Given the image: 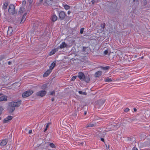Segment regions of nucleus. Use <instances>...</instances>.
Here are the masks:
<instances>
[{
    "instance_id": "f257e3e1",
    "label": "nucleus",
    "mask_w": 150,
    "mask_h": 150,
    "mask_svg": "<svg viewBox=\"0 0 150 150\" xmlns=\"http://www.w3.org/2000/svg\"><path fill=\"white\" fill-rule=\"evenodd\" d=\"M21 103V101L18 100L17 101H13L9 103L8 110L9 112H12L15 110V107H19Z\"/></svg>"
},
{
    "instance_id": "f03ea898",
    "label": "nucleus",
    "mask_w": 150,
    "mask_h": 150,
    "mask_svg": "<svg viewBox=\"0 0 150 150\" xmlns=\"http://www.w3.org/2000/svg\"><path fill=\"white\" fill-rule=\"evenodd\" d=\"M8 12L11 14H13L15 13V6L12 4L10 5L8 10Z\"/></svg>"
},
{
    "instance_id": "7ed1b4c3",
    "label": "nucleus",
    "mask_w": 150,
    "mask_h": 150,
    "mask_svg": "<svg viewBox=\"0 0 150 150\" xmlns=\"http://www.w3.org/2000/svg\"><path fill=\"white\" fill-rule=\"evenodd\" d=\"M33 93L32 90L28 91L23 93L22 94V96L23 98L27 97L31 95Z\"/></svg>"
},
{
    "instance_id": "20e7f679",
    "label": "nucleus",
    "mask_w": 150,
    "mask_h": 150,
    "mask_svg": "<svg viewBox=\"0 0 150 150\" xmlns=\"http://www.w3.org/2000/svg\"><path fill=\"white\" fill-rule=\"evenodd\" d=\"M47 93L46 91L45 90H41L37 92L36 95L38 96L41 97L44 96Z\"/></svg>"
},
{
    "instance_id": "39448f33",
    "label": "nucleus",
    "mask_w": 150,
    "mask_h": 150,
    "mask_svg": "<svg viewBox=\"0 0 150 150\" xmlns=\"http://www.w3.org/2000/svg\"><path fill=\"white\" fill-rule=\"evenodd\" d=\"M66 15L65 12L64 11H61L59 13V18L61 20H63L65 19Z\"/></svg>"
},
{
    "instance_id": "423d86ee",
    "label": "nucleus",
    "mask_w": 150,
    "mask_h": 150,
    "mask_svg": "<svg viewBox=\"0 0 150 150\" xmlns=\"http://www.w3.org/2000/svg\"><path fill=\"white\" fill-rule=\"evenodd\" d=\"M105 101L104 100H100L96 101V105L98 107H101L103 106Z\"/></svg>"
},
{
    "instance_id": "0eeeda50",
    "label": "nucleus",
    "mask_w": 150,
    "mask_h": 150,
    "mask_svg": "<svg viewBox=\"0 0 150 150\" xmlns=\"http://www.w3.org/2000/svg\"><path fill=\"white\" fill-rule=\"evenodd\" d=\"M54 2L51 0H45L44 4L45 6H52L53 5V4L54 3Z\"/></svg>"
},
{
    "instance_id": "6e6552de",
    "label": "nucleus",
    "mask_w": 150,
    "mask_h": 150,
    "mask_svg": "<svg viewBox=\"0 0 150 150\" xmlns=\"http://www.w3.org/2000/svg\"><path fill=\"white\" fill-rule=\"evenodd\" d=\"M13 118V117L11 116H8L4 120L3 123H5L9 122V121L11 120Z\"/></svg>"
},
{
    "instance_id": "1a4fd4ad",
    "label": "nucleus",
    "mask_w": 150,
    "mask_h": 150,
    "mask_svg": "<svg viewBox=\"0 0 150 150\" xmlns=\"http://www.w3.org/2000/svg\"><path fill=\"white\" fill-rule=\"evenodd\" d=\"M85 76L84 74L82 72H80L78 73V77L81 81H83V80Z\"/></svg>"
},
{
    "instance_id": "9d476101",
    "label": "nucleus",
    "mask_w": 150,
    "mask_h": 150,
    "mask_svg": "<svg viewBox=\"0 0 150 150\" xmlns=\"http://www.w3.org/2000/svg\"><path fill=\"white\" fill-rule=\"evenodd\" d=\"M52 71L51 69H49L46 71L43 74V77H46L48 76L52 72Z\"/></svg>"
},
{
    "instance_id": "9b49d317",
    "label": "nucleus",
    "mask_w": 150,
    "mask_h": 150,
    "mask_svg": "<svg viewBox=\"0 0 150 150\" xmlns=\"http://www.w3.org/2000/svg\"><path fill=\"white\" fill-rule=\"evenodd\" d=\"M7 142L8 140L7 139H3L2 141L0 143V145L1 146H4L7 144Z\"/></svg>"
},
{
    "instance_id": "f8f14e48",
    "label": "nucleus",
    "mask_w": 150,
    "mask_h": 150,
    "mask_svg": "<svg viewBox=\"0 0 150 150\" xmlns=\"http://www.w3.org/2000/svg\"><path fill=\"white\" fill-rule=\"evenodd\" d=\"M67 46V45L65 42H62L60 44L59 47L60 48L62 49L66 47Z\"/></svg>"
},
{
    "instance_id": "ddd939ff",
    "label": "nucleus",
    "mask_w": 150,
    "mask_h": 150,
    "mask_svg": "<svg viewBox=\"0 0 150 150\" xmlns=\"http://www.w3.org/2000/svg\"><path fill=\"white\" fill-rule=\"evenodd\" d=\"M57 17L54 14L52 15L51 18V20L53 22H55L57 20Z\"/></svg>"
},
{
    "instance_id": "4468645a",
    "label": "nucleus",
    "mask_w": 150,
    "mask_h": 150,
    "mask_svg": "<svg viewBox=\"0 0 150 150\" xmlns=\"http://www.w3.org/2000/svg\"><path fill=\"white\" fill-rule=\"evenodd\" d=\"M102 72L101 71H99L96 72L95 74V76L97 77L100 76L101 75Z\"/></svg>"
},
{
    "instance_id": "2eb2a0df",
    "label": "nucleus",
    "mask_w": 150,
    "mask_h": 150,
    "mask_svg": "<svg viewBox=\"0 0 150 150\" xmlns=\"http://www.w3.org/2000/svg\"><path fill=\"white\" fill-rule=\"evenodd\" d=\"M7 96H2L0 97V102L7 100Z\"/></svg>"
},
{
    "instance_id": "dca6fc26",
    "label": "nucleus",
    "mask_w": 150,
    "mask_h": 150,
    "mask_svg": "<svg viewBox=\"0 0 150 150\" xmlns=\"http://www.w3.org/2000/svg\"><path fill=\"white\" fill-rule=\"evenodd\" d=\"M13 31L12 28L11 27H9L8 28L7 31V35H11Z\"/></svg>"
},
{
    "instance_id": "f3484780",
    "label": "nucleus",
    "mask_w": 150,
    "mask_h": 150,
    "mask_svg": "<svg viewBox=\"0 0 150 150\" xmlns=\"http://www.w3.org/2000/svg\"><path fill=\"white\" fill-rule=\"evenodd\" d=\"M56 65V62H53L50 66V69L52 71Z\"/></svg>"
},
{
    "instance_id": "a211bd4d",
    "label": "nucleus",
    "mask_w": 150,
    "mask_h": 150,
    "mask_svg": "<svg viewBox=\"0 0 150 150\" xmlns=\"http://www.w3.org/2000/svg\"><path fill=\"white\" fill-rule=\"evenodd\" d=\"M25 10V8L23 7H22L20 8V9L18 11V14L20 15H21L23 12V11Z\"/></svg>"
},
{
    "instance_id": "6ab92c4d",
    "label": "nucleus",
    "mask_w": 150,
    "mask_h": 150,
    "mask_svg": "<svg viewBox=\"0 0 150 150\" xmlns=\"http://www.w3.org/2000/svg\"><path fill=\"white\" fill-rule=\"evenodd\" d=\"M27 14V13H25L23 16L21 20V23H23L25 20V17Z\"/></svg>"
},
{
    "instance_id": "aec40b11",
    "label": "nucleus",
    "mask_w": 150,
    "mask_h": 150,
    "mask_svg": "<svg viewBox=\"0 0 150 150\" xmlns=\"http://www.w3.org/2000/svg\"><path fill=\"white\" fill-rule=\"evenodd\" d=\"M90 80V78L88 76H85L84 78L83 79V81H84L86 82H88Z\"/></svg>"
},
{
    "instance_id": "412c9836",
    "label": "nucleus",
    "mask_w": 150,
    "mask_h": 150,
    "mask_svg": "<svg viewBox=\"0 0 150 150\" xmlns=\"http://www.w3.org/2000/svg\"><path fill=\"white\" fill-rule=\"evenodd\" d=\"M100 68L101 69L105 70H108L110 68V67L109 66H106L105 67H103L101 66L100 67Z\"/></svg>"
},
{
    "instance_id": "4be33fe9",
    "label": "nucleus",
    "mask_w": 150,
    "mask_h": 150,
    "mask_svg": "<svg viewBox=\"0 0 150 150\" xmlns=\"http://www.w3.org/2000/svg\"><path fill=\"white\" fill-rule=\"evenodd\" d=\"M8 5V3L7 2H5L4 4L3 8L4 10H5L7 9Z\"/></svg>"
},
{
    "instance_id": "5701e85b",
    "label": "nucleus",
    "mask_w": 150,
    "mask_h": 150,
    "mask_svg": "<svg viewBox=\"0 0 150 150\" xmlns=\"http://www.w3.org/2000/svg\"><path fill=\"white\" fill-rule=\"evenodd\" d=\"M96 124H89L87 126H86V128L89 127H93L95 126Z\"/></svg>"
},
{
    "instance_id": "b1692460",
    "label": "nucleus",
    "mask_w": 150,
    "mask_h": 150,
    "mask_svg": "<svg viewBox=\"0 0 150 150\" xmlns=\"http://www.w3.org/2000/svg\"><path fill=\"white\" fill-rule=\"evenodd\" d=\"M56 51L57 50L55 49L52 50L50 52V55H52L54 54Z\"/></svg>"
},
{
    "instance_id": "393cba45",
    "label": "nucleus",
    "mask_w": 150,
    "mask_h": 150,
    "mask_svg": "<svg viewBox=\"0 0 150 150\" xmlns=\"http://www.w3.org/2000/svg\"><path fill=\"white\" fill-rule=\"evenodd\" d=\"M104 80L105 82H111L112 81L111 79L108 77L105 78Z\"/></svg>"
},
{
    "instance_id": "a878e982",
    "label": "nucleus",
    "mask_w": 150,
    "mask_h": 150,
    "mask_svg": "<svg viewBox=\"0 0 150 150\" xmlns=\"http://www.w3.org/2000/svg\"><path fill=\"white\" fill-rule=\"evenodd\" d=\"M63 6L66 10H68L70 8V6L67 4L63 5Z\"/></svg>"
},
{
    "instance_id": "bb28decb",
    "label": "nucleus",
    "mask_w": 150,
    "mask_h": 150,
    "mask_svg": "<svg viewBox=\"0 0 150 150\" xmlns=\"http://www.w3.org/2000/svg\"><path fill=\"white\" fill-rule=\"evenodd\" d=\"M6 58V56L4 55H2L0 56V61L2 60L3 59Z\"/></svg>"
},
{
    "instance_id": "cd10ccee",
    "label": "nucleus",
    "mask_w": 150,
    "mask_h": 150,
    "mask_svg": "<svg viewBox=\"0 0 150 150\" xmlns=\"http://www.w3.org/2000/svg\"><path fill=\"white\" fill-rule=\"evenodd\" d=\"M47 88V85L46 84H44L41 86V88L43 89H45Z\"/></svg>"
},
{
    "instance_id": "c85d7f7f",
    "label": "nucleus",
    "mask_w": 150,
    "mask_h": 150,
    "mask_svg": "<svg viewBox=\"0 0 150 150\" xmlns=\"http://www.w3.org/2000/svg\"><path fill=\"white\" fill-rule=\"evenodd\" d=\"M79 93L80 94H83L86 95L87 94V93L86 92H83L82 91H79Z\"/></svg>"
},
{
    "instance_id": "c756f323",
    "label": "nucleus",
    "mask_w": 150,
    "mask_h": 150,
    "mask_svg": "<svg viewBox=\"0 0 150 150\" xmlns=\"http://www.w3.org/2000/svg\"><path fill=\"white\" fill-rule=\"evenodd\" d=\"M50 146L52 148H54L55 146V145L53 143H52L50 144Z\"/></svg>"
},
{
    "instance_id": "7c9ffc66",
    "label": "nucleus",
    "mask_w": 150,
    "mask_h": 150,
    "mask_svg": "<svg viewBox=\"0 0 150 150\" xmlns=\"http://www.w3.org/2000/svg\"><path fill=\"white\" fill-rule=\"evenodd\" d=\"M105 26V23H104L103 24H101V28H103V29H104Z\"/></svg>"
},
{
    "instance_id": "2f4dec72",
    "label": "nucleus",
    "mask_w": 150,
    "mask_h": 150,
    "mask_svg": "<svg viewBox=\"0 0 150 150\" xmlns=\"http://www.w3.org/2000/svg\"><path fill=\"white\" fill-rule=\"evenodd\" d=\"M108 50H105L104 51L103 54L105 55H107L108 54Z\"/></svg>"
},
{
    "instance_id": "473e14b6",
    "label": "nucleus",
    "mask_w": 150,
    "mask_h": 150,
    "mask_svg": "<svg viewBox=\"0 0 150 150\" xmlns=\"http://www.w3.org/2000/svg\"><path fill=\"white\" fill-rule=\"evenodd\" d=\"M76 76H73L71 79V80L72 81H74L76 79Z\"/></svg>"
},
{
    "instance_id": "72a5a7b5",
    "label": "nucleus",
    "mask_w": 150,
    "mask_h": 150,
    "mask_svg": "<svg viewBox=\"0 0 150 150\" xmlns=\"http://www.w3.org/2000/svg\"><path fill=\"white\" fill-rule=\"evenodd\" d=\"M4 109L1 107H0V115L1 114Z\"/></svg>"
},
{
    "instance_id": "f704fd0d",
    "label": "nucleus",
    "mask_w": 150,
    "mask_h": 150,
    "mask_svg": "<svg viewBox=\"0 0 150 150\" xmlns=\"http://www.w3.org/2000/svg\"><path fill=\"white\" fill-rule=\"evenodd\" d=\"M84 30V28H81L80 29V33L81 34H82L83 33Z\"/></svg>"
},
{
    "instance_id": "c9c22d12",
    "label": "nucleus",
    "mask_w": 150,
    "mask_h": 150,
    "mask_svg": "<svg viewBox=\"0 0 150 150\" xmlns=\"http://www.w3.org/2000/svg\"><path fill=\"white\" fill-rule=\"evenodd\" d=\"M28 2L29 3V5L31 6V4H32V2H33V0H28Z\"/></svg>"
},
{
    "instance_id": "e433bc0d",
    "label": "nucleus",
    "mask_w": 150,
    "mask_h": 150,
    "mask_svg": "<svg viewBox=\"0 0 150 150\" xmlns=\"http://www.w3.org/2000/svg\"><path fill=\"white\" fill-rule=\"evenodd\" d=\"M26 1H23L22 2V5L23 6H25V4H26Z\"/></svg>"
},
{
    "instance_id": "4c0bfd02",
    "label": "nucleus",
    "mask_w": 150,
    "mask_h": 150,
    "mask_svg": "<svg viewBox=\"0 0 150 150\" xmlns=\"http://www.w3.org/2000/svg\"><path fill=\"white\" fill-rule=\"evenodd\" d=\"M50 124V123H47V125L46 126V129H47L49 125Z\"/></svg>"
},
{
    "instance_id": "58836bf2",
    "label": "nucleus",
    "mask_w": 150,
    "mask_h": 150,
    "mask_svg": "<svg viewBox=\"0 0 150 150\" xmlns=\"http://www.w3.org/2000/svg\"><path fill=\"white\" fill-rule=\"evenodd\" d=\"M55 93V91H52L50 93V95H52Z\"/></svg>"
},
{
    "instance_id": "ea45409f",
    "label": "nucleus",
    "mask_w": 150,
    "mask_h": 150,
    "mask_svg": "<svg viewBox=\"0 0 150 150\" xmlns=\"http://www.w3.org/2000/svg\"><path fill=\"white\" fill-rule=\"evenodd\" d=\"M129 109L128 108H126L124 110L125 112H128L129 111Z\"/></svg>"
},
{
    "instance_id": "a19ab883",
    "label": "nucleus",
    "mask_w": 150,
    "mask_h": 150,
    "mask_svg": "<svg viewBox=\"0 0 150 150\" xmlns=\"http://www.w3.org/2000/svg\"><path fill=\"white\" fill-rule=\"evenodd\" d=\"M32 133V130H29V132H28V133L29 134H30Z\"/></svg>"
},
{
    "instance_id": "79ce46f5",
    "label": "nucleus",
    "mask_w": 150,
    "mask_h": 150,
    "mask_svg": "<svg viewBox=\"0 0 150 150\" xmlns=\"http://www.w3.org/2000/svg\"><path fill=\"white\" fill-rule=\"evenodd\" d=\"M91 2L92 3V4H93L95 2V1L94 0H93L91 1Z\"/></svg>"
},
{
    "instance_id": "37998d69",
    "label": "nucleus",
    "mask_w": 150,
    "mask_h": 150,
    "mask_svg": "<svg viewBox=\"0 0 150 150\" xmlns=\"http://www.w3.org/2000/svg\"><path fill=\"white\" fill-rule=\"evenodd\" d=\"M132 150H137V148L134 147L132 149Z\"/></svg>"
},
{
    "instance_id": "c03bdc74",
    "label": "nucleus",
    "mask_w": 150,
    "mask_h": 150,
    "mask_svg": "<svg viewBox=\"0 0 150 150\" xmlns=\"http://www.w3.org/2000/svg\"><path fill=\"white\" fill-rule=\"evenodd\" d=\"M86 48V47H83V51H84L85 50V49Z\"/></svg>"
},
{
    "instance_id": "a18cd8bd",
    "label": "nucleus",
    "mask_w": 150,
    "mask_h": 150,
    "mask_svg": "<svg viewBox=\"0 0 150 150\" xmlns=\"http://www.w3.org/2000/svg\"><path fill=\"white\" fill-rule=\"evenodd\" d=\"M101 141H102V142H104V139L103 138H101Z\"/></svg>"
},
{
    "instance_id": "49530a36",
    "label": "nucleus",
    "mask_w": 150,
    "mask_h": 150,
    "mask_svg": "<svg viewBox=\"0 0 150 150\" xmlns=\"http://www.w3.org/2000/svg\"><path fill=\"white\" fill-rule=\"evenodd\" d=\"M11 63V61H9L8 62V65H10Z\"/></svg>"
},
{
    "instance_id": "de8ad7c7",
    "label": "nucleus",
    "mask_w": 150,
    "mask_h": 150,
    "mask_svg": "<svg viewBox=\"0 0 150 150\" xmlns=\"http://www.w3.org/2000/svg\"><path fill=\"white\" fill-rule=\"evenodd\" d=\"M71 13V12L70 11H68L67 13L68 14H69Z\"/></svg>"
},
{
    "instance_id": "09e8293b",
    "label": "nucleus",
    "mask_w": 150,
    "mask_h": 150,
    "mask_svg": "<svg viewBox=\"0 0 150 150\" xmlns=\"http://www.w3.org/2000/svg\"><path fill=\"white\" fill-rule=\"evenodd\" d=\"M134 112H136L137 110V109L135 108H134Z\"/></svg>"
},
{
    "instance_id": "8fccbe9b",
    "label": "nucleus",
    "mask_w": 150,
    "mask_h": 150,
    "mask_svg": "<svg viewBox=\"0 0 150 150\" xmlns=\"http://www.w3.org/2000/svg\"><path fill=\"white\" fill-rule=\"evenodd\" d=\"M47 129H46V128H45V129L44 130V132H45Z\"/></svg>"
},
{
    "instance_id": "3c124183",
    "label": "nucleus",
    "mask_w": 150,
    "mask_h": 150,
    "mask_svg": "<svg viewBox=\"0 0 150 150\" xmlns=\"http://www.w3.org/2000/svg\"><path fill=\"white\" fill-rule=\"evenodd\" d=\"M51 100L52 101H53L54 100V98H52L51 99Z\"/></svg>"
},
{
    "instance_id": "603ef678",
    "label": "nucleus",
    "mask_w": 150,
    "mask_h": 150,
    "mask_svg": "<svg viewBox=\"0 0 150 150\" xmlns=\"http://www.w3.org/2000/svg\"><path fill=\"white\" fill-rule=\"evenodd\" d=\"M86 112H84V115H86Z\"/></svg>"
},
{
    "instance_id": "864d4df0",
    "label": "nucleus",
    "mask_w": 150,
    "mask_h": 150,
    "mask_svg": "<svg viewBox=\"0 0 150 150\" xmlns=\"http://www.w3.org/2000/svg\"><path fill=\"white\" fill-rule=\"evenodd\" d=\"M43 0H40V2H42Z\"/></svg>"
},
{
    "instance_id": "5fc2aeb1",
    "label": "nucleus",
    "mask_w": 150,
    "mask_h": 150,
    "mask_svg": "<svg viewBox=\"0 0 150 150\" xmlns=\"http://www.w3.org/2000/svg\"><path fill=\"white\" fill-rule=\"evenodd\" d=\"M105 145H106V148H107V149H108V148H107V145L105 144Z\"/></svg>"
},
{
    "instance_id": "6e6d98bb",
    "label": "nucleus",
    "mask_w": 150,
    "mask_h": 150,
    "mask_svg": "<svg viewBox=\"0 0 150 150\" xmlns=\"http://www.w3.org/2000/svg\"><path fill=\"white\" fill-rule=\"evenodd\" d=\"M111 54H109V56L110 57V55H111Z\"/></svg>"
},
{
    "instance_id": "4d7b16f0",
    "label": "nucleus",
    "mask_w": 150,
    "mask_h": 150,
    "mask_svg": "<svg viewBox=\"0 0 150 150\" xmlns=\"http://www.w3.org/2000/svg\"><path fill=\"white\" fill-rule=\"evenodd\" d=\"M1 117H0V120H1Z\"/></svg>"
},
{
    "instance_id": "13d9d810",
    "label": "nucleus",
    "mask_w": 150,
    "mask_h": 150,
    "mask_svg": "<svg viewBox=\"0 0 150 150\" xmlns=\"http://www.w3.org/2000/svg\"><path fill=\"white\" fill-rule=\"evenodd\" d=\"M135 0H133V1L134 2V1H135Z\"/></svg>"
},
{
    "instance_id": "bf43d9fd",
    "label": "nucleus",
    "mask_w": 150,
    "mask_h": 150,
    "mask_svg": "<svg viewBox=\"0 0 150 150\" xmlns=\"http://www.w3.org/2000/svg\"><path fill=\"white\" fill-rule=\"evenodd\" d=\"M83 144V143H81V144Z\"/></svg>"
},
{
    "instance_id": "052dcab7",
    "label": "nucleus",
    "mask_w": 150,
    "mask_h": 150,
    "mask_svg": "<svg viewBox=\"0 0 150 150\" xmlns=\"http://www.w3.org/2000/svg\"><path fill=\"white\" fill-rule=\"evenodd\" d=\"M109 146H108V149H109Z\"/></svg>"
}]
</instances>
